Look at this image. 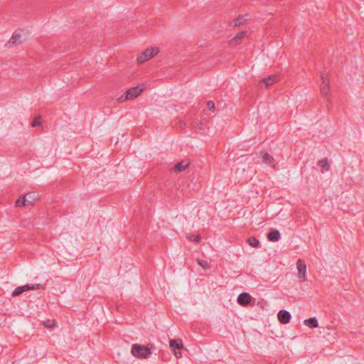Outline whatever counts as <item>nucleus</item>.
I'll use <instances>...</instances> for the list:
<instances>
[{"label": "nucleus", "instance_id": "obj_1", "mask_svg": "<svg viewBox=\"0 0 364 364\" xmlns=\"http://www.w3.org/2000/svg\"><path fill=\"white\" fill-rule=\"evenodd\" d=\"M132 353L138 358L144 359L148 358L151 352L150 348L148 346L134 343L132 346Z\"/></svg>", "mask_w": 364, "mask_h": 364}, {"label": "nucleus", "instance_id": "obj_2", "mask_svg": "<svg viewBox=\"0 0 364 364\" xmlns=\"http://www.w3.org/2000/svg\"><path fill=\"white\" fill-rule=\"evenodd\" d=\"M159 52V50L157 48H147L137 57V61L139 63H143L154 57Z\"/></svg>", "mask_w": 364, "mask_h": 364}, {"label": "nucleus", "instance_id": "obj_3", "mask_svg": "<svg viewBox=\"0 0 364 364\" xmlns=\"http://www.w3.org/2000/svg\"><path fill=\"white\" fill-rule=\"evenodd\" d=\"M40 289V284H26L16 287L12 292V296H17L23 292L28 290H35Z\"/></svg>", "mask_w": 364, "mask_h": 364}, {"label": "nucleus", "instance_id": "obj_4", "mask_svg": "<svg viewBox=\"0 0 364 364\" xmlns=\"http://www.w3.org/2000/svg\"><path fill=\"white\" fill-rule=\"evenodd\" d=\"M321 78L322 80L321 93L323 97H326L330 93V80L323 73H321Z\"/></svg>", "mask_w": 364, "mask_h": 364}, {"label": "nucleus", "instance_id": "obj_5", "mask_svg": "<svg viewBox=\"0 0 364 364\" xmlns=\"http://www.w3.org/2000/svg\"><path fill=\"white\" fill-rule=\"evenodd\" d=\"M143 90L144 87H141L139 86L130 88L129 90H127L125 98L123 101L127 100H132L137 97L142 92Z\"/></svg>", "mask_w": 364, "mask_h": 364}, {"label": "nucleus", "instance_id": "obj_6", "mask_svg": "<svg viewBox=\"0 0 364 364\" xmlns=\"http://www.w3.org/2000/svg\"><path fill=\"white\" fill-rule=\"evenodd\" d=\"M296 268L298 270V277L303 280H306V265L304 260L301 259H298L296 262Z\"/></svg>", "mask_w": 364, "mask_h": 364}, {"label": "nucleus", "instance_id": "obj_7", "mask_svg": "<svg viewBox=\"0 0 364 364\" xmlns=\"http://www.w3.org/2000/svg\"><path fill=\"white\" fill-rule=\"evenodd\" d=\"M23 41L21 33L18 31H15L6 43V46L9 47L17 46L21 44Z\"/></svg>", "mask_w": 364, "mask_h": 364}, {"label": "nucleus", "instance_id": "obj_8", "mask_svg": "<svg viewBox=\"0 0 364 364\" xmlns=\"http://www.w3.org/2000/svg\"><path fill=\"white\" fill-rule=\"evenodd\" d=\"M260 156L262 159V163L267 165H269L272 167L274 168L276 164H274V159L272 156L269 154L265 151H260Z\"/></svg>", "mask_w": 364, "mask_h": 364}, {"label": "nucleus", "instance_id": "obj_9", "mask_svg": "<svg viewBox=\"0 0 364 364\" xmlns=\"http://www.w3.org/2000/svg\"><path fill=\"white\" fill-rule=\"evenodd\" d=\"M279 321L282 324H287L289 322L291 314L288 311L281 310L277 314Z\"/></svg>", "mask_w": 364, "mask_h": 364}, {"label": "nucleus", "instance_id": "obj_10", "mask_svg": "<svg viewBox=\"0 0 364 364\" xmlns=\"http://www.w3.org/2000/svg\"><path fill=\"white\" fill-rule=\"evenodd\" d=\"M237 301L241 306H247L251 301V296L248 293L242 292L238 295Z\"/></svg>", "mask_w": 364, "mask_h": 364}, {"label": "nucleus", "instance_id": "obj_11", "mask_svg": "<svg viewBox=\"0 0 364 364\" xmlns=\"http://www.w3.org/2000/svg\"><path fill=\"white\" fill-rule=\"evenodd\" d=\"M277 77V75H269L268 77L263 78L259 82L260 87L267 88L268 87H269L270 85H272L276 82Z\"/></svg>", "mask_w": 364, "mask_h": 364}, {"label": "nucleus", "instance_id": "obj_12", "mask_svg": "<svg viewBox=\"0 0 364 364\" xmlns=\"http://www.w3.org/2000/svg\"><path fill=\"white\" fill-rule=\"evenodd\" d=\"M246 31H241L238 33L234 38H232L230 41V44L235 46L239 45L241 43L242 40L246 36Z\"/></svg>", "mask_w": 364, "mask_h": 364}, {"label": "nucleus", "instance_id": "obj_13", "mask_svg": "<svg viewBox=\"0 0 364 364\" xmlns=\"http://www.w3.org/2000/svg\"><path fill=\"white\" fill-rule=\"evenodd\" d=\"M35 200L34 194L29 193L26 195L23 196L22 198L21 205L23 206H26L33 204V200Z\"/></svg>", "mask_w": 364, "mask_h": 364}, {"label": "nucleus", "instance_id": "obj_14", "mask_svg": "<svg viewBox=\"0 0 364 364\" xmlns=\"http://www.w3.org/2000/svg\"><path fill=\"white\" fill-rule=\"evenodd\" d=\"M281 235L278 230H273L268 233L267 239L271 242H277L280 240Z\"/></svg>", "mask_w": 364, "mask_h": 364}, {"label": "nucleus", "instance_id": "obj_15", "mask_svg": "<svg viewBox=\"0 0 364 364\" xmlns=\"http://www.w3.org/2000/svg\"><path fill=\"white\" fill-rule=\"evenodd\" d=\"M169 346L173 350H176V349H182L183 347L181 339L170 340Z\"/></svg>", "mask_w": 364, "mask_h": 364}, {"label": "nucleus", "instance_id": "obj_16", "mask_svg": "<svg viewBox=\"0 0 364 364\" xmlns=\"http://www.w3.org/2000/svg\"><path fill=\"white\" fill-rule=\"evenodd\" d=\"M189 166V163L186 161H182L176 164L173 168L175 171L181 172L185 171Z\"/></svg>", "mask_w": 364, "mask_h": 364}, {"label": "nucleus", "instance_id": "obj_17", "mask_svg": "<svg viewBox=\"0 0 364 364\" xmlns=\"http://www.w3.org/2000/svg\"><path fill=\"white\" fill-rule=\"evenodd\" d=\"M304 323L309 328H315L318 326V323L316 317H312L304 321Z\"/></svg>", "mask_w": 364, "mask_h": 364}, {"label": "nucleus", "instance_id": "obj_18", "mask_svg": "<svg viewBox=\"0 0 364 364\" xmlns=\"http://www.w3.org/2000/svg\"><path fill=\"white\" fill-rule=\"evenodd\" d=\"M318 164L322 168L321 172L328 171L330 169V164L328 163V159H323L318 161Z\"/></svg>", "mask_w": 364, "mask_h": 364}, {"label": "nucleus", "instance_id": "obj_19", "mask_svg": "<svg viewBox=\"0 0 364 364\" xmlns=\"http://www.w3.org/2000/svg\"><path fill=\"white\" fill-rule=\"evenodd\" d=\"M245 19L243 18H238L230 23V25L234 27L238 26L244 23Z\"/></svg>", "mask_w": 364, "mask_h": 364}, {"label": "nucleus", "instance_id": "obj_20", "mask_svg": "<svg viewBox=\"0 0 364 364\" xmlns=\"http://www.w3.org/2000/svg\"><path fill=\"white\" fill-rule=\"evenodd\" d=\"M248 242L250 246L252 247H257L259 246V242L255 237H250L248 239Z\"/></svg>", "mask_w": 364, "mask_h": 364}, {"label": "nucleus", "instance_id": "obj_21", "mask_svg": "<svg viewBox=\"0 0 364 364\" xmlns=\"http://www.w3.org/2000/svg\"><path fill=\"white\" fill-rule=\"evenodd\" d=\"M197 263L200 265L203 269H208L210 268V265L208 262L205 260L198 259Z\"/></svg>", "mask_w": 364, "mask_h": 364}, {"label": "nucleus", "instance_id": "obj_22", "mask_svg": "<svg viewBox=\"0 0 364 364\" xmlns=\"http://www.w3.org/2000/svg\"><path fill=\"white\" fill-rule=\"evenodd\" d=\"M187 239L191 241H194L196 242H199L201 240V236L200 235H197L196 236L188 235Z\"/></svg>", "mask_w": 364, "mask_h": 364}, {"label": "nucleus", "instance_id": "obj_23", "mask_svg": "<svg viewBox=\"0 0 364 364\" xmlns=\"http://www.w3.org/2000/svg\"><path fill=\"white\" fill-rule=\"evenodd\" d=\"M42 123V119H41V117H37L34 119L33 123H32V127H38L39 125H41Z\"/></svg>", "mask_w": 364, "mask_h": 364}, {"label": "nucleus", "instance_id": "obj_24", "mask_svg": "<svg viewBox=\"0 0 364 364\" xmlns=\"http://www.w3.org/2000/svg\"><path fill=\"white\" fill-rule=\"evenodd\" d=\"M207 106L210 110L213 112L215 110V104L213 101H208L207 102Z\"/></svg>", "mask_w": 364, "mask_h": 364}, {"label": "nucleus", "instance_id": "obj_25", "mask_svg": "<svg viewBox=\"0 0 364 364\" xmlns=\"http://www.w3.org/2000/svg\"><path fill=\"white\" fill-rule=\"evenodd\" d=\"M21 201H22V198H19V199L16 200V207L23 206L21 205Z\"/></svg>", "mask_w": 364, "mask_h": 364}, {"label": "nucleus", "instance_id": "obj_26", "mask_svg": "<svg viewBox=\"0 0 364 364\" xmlns=\"http://www.w3.org/2000/svg\"><path fill=\"white\" fill-rule=\"evenodd\" d=\"M173 351L176 358H181L182 356L181 352H177L176 350H173Z\"/></svg>", "mask_w": 364, "mask_h": 364}, {"label": "nucleus", "instance_id": "obj_27", "mask_svg": "<svg viewBox=\"0 0 364 364\" xmlns=\"http://www.w3.org/2000/svg\"><path fill=\"white\" fill-rule=\"evenodd\" d=\"M186 124L185 123H181V127L182 128H185V127H186Z\"/></svg>", "mask_w": 364, "mask_h": 364}, {"label": "nucleus", "instance_id": "obj_28", "mask_svg": "<svg viewBox=\"0 0 364 364\" xmlns=\"http://www.w3.org/2000/svg\"><path fill=\"white\" fill-rule=\"evenodd\" d=\"M47 326V327H48V328H50V327H52V325H50V326Z\"/></svg>", "mask_w": 364, "mask_h": 364}]
</instances>
